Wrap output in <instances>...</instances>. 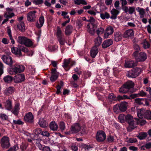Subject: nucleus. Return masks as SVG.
<instances>
[{
    "label": "nucleus",
    "instance_id": "56",
    "mask_svg": "<svg viewBox=\"0 0 151 151\" xmlns=\"http://www.w3.org/2000/svg\"><path fill=\"white\" fill-rule=\"evenodd\" d=\"M126 141L128 142L133 143L137 142V140L136 138H127L126 139Z\"/></svg>",
    "mask_w": 151,
    "mask_h": 151
},
{
    "label": "nucleus",
    "instance_id": "43",
    "mask_svg": "<svg viewBox=\"0 0 151 151\" xmlns=\"http://www.w3.org/2000/svg\"><path fill=\"white\" fill-rule=\"evenodd\" d=\"M141 44L142 45V46L145 49H147L150 47V44L146 39L143 40L141 43Z\"/></svg>",
    "mask_w": 151,
    "mask_h": 151
},
{
    "label": "nucleus",
    "instance_id": "48",
    "mask_svg": "<svg viewBox=\"0 0 151 151\" xmlns=\"http://www.w3.org/2000/svg\"><path fill=\"white\" fill-rule=\"evenodd\" d=\"M74 2L76 4L78 5L81 4L85 5L87 4L86 1L85 0H75Z\"/></svg>",
    "mask_w": 151,
    "mask_h": 151
},
{
    "label": "nucleus",
    "instance_id": "51",
    "mask_svg": "<svg viewBox=\"0 0 151 151\" xmlns=\"http://www.w3.org/2000/svg\"><path fill=\"white\" fill-rule=\"evenodd\" d=\"M101 17L103 19H108L110 17V15L108 13L106 12L104 13L100 14Z\"/></svg>",
    "mask_w": 151,
    "mask_h": 151
},
{
    "label": "nucleus",
    "instance_id": "24",
    "mask_svg": "<svg viewBox=\"0 0 151 151\" xmlns=\"http://www.w3.org/2000/svg\"><path fill=\"white\" fill-rule=\"evenodd\" d=\"M99 50L97 47L96 46L93 47L91 50L90 53L91 56L94 58L98 54Z\"/></svg>",
    "mask_w": 151,
    "mask_h": 151
},
{
    "label": "nucleus",
    "instance_id": "49",
    "mask_svg": "<svg viewBox=\"0 0 151 151\" xmlns=\"http://www.w3.org/2000/svg\"><path fill=\"white\" fill-rule=\"evenodd\" d=\"M147 136L146 132H142L139 134L137 137L141 140L144 139Z\"/></svg>",
    "mask_w": 151,
    "mask_h": 151
},
{
    "label": "nucleus",
    "instance_id": "5",
    "mask_svg": "<svg viewBox=\"0 0 151 151\" xmlns=\"http://www.w3.org/2000/svg\"><path fill=\"white\" fill-rule=\"evenodd\" d=\"M133 55L137 61H144L147 58V54L143 52H140L139 54L137 52H135Z\"/></svg>",
    "mask_w": 151,
    "mask_h": 151
},
{
    "label": "nucleus",
    "instance_id": "26",
    "mask_svg": "<svg viewBox=\"0 0 151 151\" xmlns=\"http://www.w3.org/2000/svg\"><path fill=\"white\" fill-rule=\"evenodd\" d=\"M11 50L13 53L16 55H17L19 56L22 55L21 52V48L20 49L14 47L11 48Z\"/></svg>",
    "mask_w": 151,
    "mask_h": 151
},
{
    "label": "nucleus",
    "instance_id": "64",
    "mask_svg": "<svg viewBox=\"0 0 151 151\" xmlns=\"http://www.w3.org/2000/svg\"><path fill=\"white\" fill-rule=\"evenodd\" d=\"M107 140L109 142H112L114 141V139L113 136L111 135H109L107 137Z\"/></svg>",
    "mask_w": 151,
    "mask_h": 151
},
{
    "label": "nucleus",
    "instance_id": "53",
    "mask_svg": "<svg viewBox=\"0 0 151 151\" xmlns=\"http://www.w3.org/2000/svg\"><path fill=\"white\" fill-rule=\"evenodd\" d=\"M144 118L148 119H151V111L149 110H146L145 113Z\"/></svg>",
    "mask_w": 151,
    "mask_h": 151
},
{
    "label": "nucleus",
    "instance_id": "21",
    "mask_svg": "<svg viewBox=\"0 0 151 151\" xmlns=\"http://www.w3.org/2000/svg\"><path fill=\"white\" fill-rule=\"evenodd\" d=\"M128 103L126 102H122L118 104L120 110L122 111H125L127 110Z\"/></svg>",
    "mask_w": 151,
    "mask_h": 151
},
{
    "label": "nucleus",
    "instance_id": "32",
    "mask_svg": "<svg viewBox=\"0 0 151 151\" xmlns=\"http://www.w3.org/2000/svg\"><path fill=\"white\" fill-rule=\"evenodd\" d=\"M56 36L57 39L63 38L64 35L59 27H57Z\"/></svg>",
    "mask_w": 151,
    "mask_h": 151
},
{
    "label": "nucleus",
    "instance_id": "18",
    "mask_svg": "<svg viewBox=\"0 0 151 151\" xmlns=\"http://www.w3.org/2000/svg\"><path fill=\"white\" fill-rule=\"evenodd\" d=\"M146 111L144 108L138 109L137 110V114L138 117L140 119L144 118Z\"/></svg>",
    "mask_w": 151,
    "mask_h": 151
},
{
    "label": "nucleus",
    "instance_id": "50",
    "mask_svg": "<svg viewBox=\"0 0 151 151\" xmlns=\"http://www.w3.org/2000/svg\"><path fill=\"white\" fill-rule=\"evenodd\" d=\"M145 99L144 98H136L135 99V102L139 104H144Z\"/></svg>",
    "mask_w": 151,
    "mask_h": 151
},
{
    "label": "nucleus",
    "instance_id": "58",
    "mask_svg": "<svg viewBox=\"0 0 151 151\" xmlns=\"http://www.w3.org/2000/svg\"><path fill=\"white\" fill-rule=\"evenodd\" d=\"M8 116L5 114H0V118L3 120H6L8 119Z\"/></svg>",
    "mask_w": 151,
    "mask_h": 151
},
{
    "label": "nucleus",
    "instance_id": "8",
    "mask_svg": "<svg viewBox=\"0 0 151 151\" xmlns=\"http://www.w3.org/2000/svg\"><path fill=\"white\" fill-rule=\"evenodd\" d=\"M105 133L102 131H99L96 135V139L97 141L101 142L104 140L106 138Z\"/></svg>",
    "mask_w": 151,
    "mask_h": 151
},
{
    "label": "nucleus",
    "instance_id": "12",
    "mask_svg": "<svg viewBox=\"0 0 151 151\" xmlns=\"http://www.w3.org/2000/svg\"><path fill=\"white\" fill-rule=\"evenodd\" d=\"M34 116L31 112L27 113L24 117V121L29 123H32L34 121Z\"/></svg>",
    "mask_w": 151,
    "mask_h": 151
},
{
    "label": "nucleus",
    "instance_id": "52",
    "mask_svg": "<svg viewBox=\"0 0 151 151\" xmlns=\"http://www.w3.org/2000/svg\"><path fill=\"white\" fill-rule=\"evenodd\" d=\"M116 96L113 93H110L109 94L108 99L109 101L111 102L115 100Z\"/></svg>",
    "mask_w": 151,
    "mask_h": 151
},
{
    "label": "nucleus",
    "instance_id": "47",
    "mask_svg": "<svg viewBox=\"0 0 151 151\" xmlns=\"http://www.w3.org/2000/svg\"><path fill=\"white\" fill-rule=\"evenodd\" d=\"M13 79V78L9 76H6L3 78V80L4 82L7 83H10Z\"/></svg>",
    "mask_w": 151,
    "mask_h": 151
},
{
    "label": "nucleus",
    "instance_id": "38",
    "mask_svg": "<svg viewBox=\"0 0 151 151\" xmlns=\"http://www.w3.org/2000/svg\"><path fill=\"white\" fill-rule=\"evenodd\" d=\"M122 38V35L120 32H116L114 35V38L116 41L118 42L121 40Z\"/></svg>",
    "mask_w": 151,
    "mask_h": 151
},
{
    "label": "nucleus",
    "instance_id": "36",
    "mask_svg": "<svg viewBox=\"0 0 151 151\" xmlns=\"http://www.w3.org/2000/svg\"><path fill=\"white\" fill-rule=\"evenodd\" d=\"M33 43L34 42L32 41L27 37L24 45L27 47H29L32 46Z\"/></svg>",
    "mask_w": 151,
    "mask_h": 151
},
{
    "label": "nucleus",
    "instance_id": "63",
    "mask_svg": "<svg viewBox=\"0 0 151 151\" xmlns=\"http://www.w3.org/2000/svg\"><path fill=\"white\" fill-rule=\"evenodd\" d=\"M59 127L60 129L63 130L65 129V124L63 122H60Z\"/></svg>",
    "mask_w": 151,
    "mask_h": 151
},
{
    "label": "nucleus",
    "instance_id": "1",
    "mask_svg": "<svg viewBox=\"0 0 151 151\" xmlns=\"http://www.w3.org/2000/svg\"><path fill=\"white\" fill-rule=\"evenodd\" d=\"M24 69L25 68L23 65L16 63L11 66L9 73L11 75L23 72Z\"/></svg>",
    "mask_w": 151,
    "mask_h": 151
},
{
    "label": "nucleus",
    "instance_id": "62",
    "mask_svg": "<svg viewBox=\"0 0 151 151\" xmlns=\"http://www.w3.org/2000/svg\"><path fill=\"white\" fill-rule=\"evenodd\" d=\"M33 3L37 5L42 4L43 3V1L42 0H33Z\"/></svg>",
    "mask_w": 151,
    "mask_h": 151
},
{
    "label": "nucleus",
    "instance_id": "37",
    "mask_svg": "<svg viewBox=\"0 0 151 151\" xmlns=\"http://www.w3.org/2000/svg\"><path fill=\"white\" fill-rule=\"evenodd\" d=\"M147 93H146L144 92L143 90L141 91L138 93L133 94L132 96L133 97V98H135L137 97H138L139 96H142L144 97L146 96Z\"/></svg>",
    "mask_w": 151,
    "mask_h": 151
},
{
    "label": "nucleus",
    "instance_id": "16",
    "mask_svg": "<svg viewBox=\"0 0 151 151\" xmlns=\"http://www.w3.org/2000/svg\"><path fill=\"white\" fill-rule=\"evenodd\" d=\"M6 12L4 14V17L6 18H10L14 16L12 12L13 10L9 8L6 9Z\"/></svg>",
    "mask_w": 151,
    "mask_h": 151
},
{
    "label": "nucleus",
    "instance_id": "2",
    "mask_svg": "<svg viewBox=\"0 0 151 151\" xmlns=\"http://www.w3.org/2000/svg\"><path fill=\"white\" fill-rule=\"evenodd\" d=\"M142 69L136 67L127 71L126 76L129 78H135L138 76L141 73Z\"/></svg>",
    "mask_w": 151,
    "mask_h": 151
},
{
    "label": "nucleus",
    "instance_id": "4",
    "mask_svg": "<svg viewBox=\"0 0 151 151\" xmlns=\"http://www.w3.org/2000/svg\"><path fill=\"white\" fill-rule=\"evenodd\" d=\"M95 19L92 17H91L89 21L91 22V23L87 25V27L88 28V30L89 33L92 35H94L95 32V30L97 27V25L94 23Z\"/></svg>",
    "mask_w": 151,
    "mask_h": 151
},
{
    "label": "nucleus",
    "instance_id": "27",
    "mask_svg": "<svg viewBox=\"0 0 151 151\" xmlns=\"http://www.w3.org/2000/svg\"><path fill=\"white\" fill-rule=\"evenodd\" d=\"M44 22V18L43 16L40 17L39 21H37L36 23V26L38 28H40L43 26Z\"/></svg>",
    "mask_w": 151,
    "mask_h": 151
},
{
    "label": "nucleus",
    "instance_id": "13",
    "mask_svg": "<svg viewBox=\"0 0 151 151\" xmlns=\"http://www.w3.org/2000/svg\"><path fill=\"white\" fill-rule=\"evenodd\" d=\"M114 32V29L111 26H109L106 28L104 37V38H107L109 35H112Z\"/></svg>",
    "mask_w": 151,
    "mask_h": 151
},
{
    "label": "nucleus",
    "instance_id": "31",
    "mask_svg": "<svg viewBox=\"0 0 151 151\" xmlns=\"http://www.w3.org/2000/svg\"><path fill=\"white\" fill-rule=\"evenodd\" d=\"M124 85L129 90L130 89L134 87V84L132 81H128L125 83Z\"/></svg>",
    "mask_w": 151,
    "mask_h": 151
},
{
    "label": "nucleus",
    "instance_id": "39",
    "mask_svg": "<svg viewBox=\"0 0 151 151\" xmlns=\"http://www.w3.org/2000/svg\"><path fill=\"white\" fill-rule=\"evenodd\" d=\"M21 51L26 53L29 56H32L33 54V52L32 51H29L27 48L22 47L21 48Z\"/></svg>",
    "mask_w": 151,
    "mask_h": 151
},
{
    "label": "nucleus",
    "instance_id": "57",
    "mask_svg": "<svg viewBox=\"0 0 151 151\" xmlns=\"http://www.w3.org/2000/svg\"><path fill=\"white\" fill-rule=\"evenodd\" d=\"M138 124H139L141 126H143L146 123V121L145 120L141 119H138Z\"/></svg>",
    "mask_w": 151,
    "mask_h": 151
},
{
    "label": "nucleus",
    "instance_id": "55",
    "mask_svg": "<svg viewBox=\"0 0 151 151\" xmlns=\"http://www.w3.org/2000/svg\"><path fill=\"white\" fill-rule=\"evenodd\" d=\"M28 146V144L27 143H22L20 145V148L22 151H24L26 150Z\"/></svg>",
    "mask_w": 151,
    "mask_h": 151
},
{
    "label": "nucleus",
    "instance_id": "28",
    "mask_svg": "<svg viewBox=\"0 0 151 151\" xmlns=\"http://www.w3.org/2000/svg\"><path fill=\"white\" fill-rule=\"evenodd\" d=\"M73 27L71 25H68L65 28V34L67 36L70 35L72 32L73 31Z\"/></svg>",
    "mask_w": 151,
    "mask_h": 151
},
{
    "label": "nucleus",
    "instance_id": "22",
    "mask_svg": "<svg viewBox=\"0 0 151 151\" xmlns=\"http://www.w3.org/2000/svg\"><path fill=\"white\" fill-rule=\"evenodd\" d=\"M70 58H69L68 59H65L63 60L62 66L66 71L68 70L70 68V67L69 66V64L70 62Z\"/></svg>",
    "mask_w": 151,
    "mask_h": 151
},
{
    "label": "nucleus",
    "instance_id": "40",
    "mask_svg": "<svg viewBox=\"0 0 151 151\" xmlns=\"http://www.w3.org/2000/svg\"><path fill=\"white\" fill-rule=\"evenodd\" d=\"M39 124L40 126L43 128H45L47 125V123L43 118H40L39 122Z\"/></svg>",
    "mask_w": 151,
    "mask_h": 151
},
{
    "label": "nucleus",
    "instance_id": "25",
    "mask_svg": "<svg viewBox=\"0 0 151 151\" xmlns=\"http://www.w3.org/2000/svg\"><path fill=\"white\" fill-rule=\"evenodd\" d=\"M119 13V11L118 10L113 9L111 11V16L110 18L112 19H115L116 18L117 15Z\"/></svg>",
    "mask_w": 151,
    "mask_h": 151
},
{
    "label": "nucleus",
    "instance_id": "19",
    "mask_svg": "<svg viewBox=\"0 0 151 151\" xmlns=\"http://www.w3.org/2000/svg\"><path fill=\"white\" fill-rule=\"evenodd\" d=\"M134 32L133 29H129L126 30L124 33L123 36L124 37L127 38L133 36Z\"/></svg>",
    "mask_w": 151,
    "mask_h": 151
},
{
    "label": "nucleus",
    "instance_id": "14",
    "mask_svg": "<svg viewBox=\"0 0 151 151\" xmlns=\"http://www.w3.org/2000/svg\"><path fill=\"white\" fill-rule=\"evenodd\" d=\"M58 77V73L57 72L55 69H52L51 70V76L50 77V80L53 82L56 81Z\"/></svg>",
    "mask_w": 151,
    "mask_h": 151
},
{
    "label": "nucleus",
    "instance_id": "61",
    "mask_svg": "<svg viewBox=\"0 0 151 151\" xmlns=\"http://www.w3.org/2000/svg\"><path fill=\"white\" fill-rule=\"evenodd\" d=\"M133 46L134 49L135 50H136V51H135V52H138L140 51V48L139 46L138 45L136 44H135Z\"/></svg>",
    "mask_w": 151,
    "mask_h": 151
},
{
    "label": "nucleus",
    "instance_id": "33",
    "mask_svg": "<svg viewBox=\"0 0 151 151\" xmlns=\"http://www.w3.org/2000/svg\"><path fill=\"white\" fill-rule=\"evenodd\" d=\"M49 126L50 129L53 131H56L58 128L57 124L54 121L51 122Z\"/></svg>",
    "mask_w": 151,
    "mask_h": 151
},
{
    "label": "nucleus",
    "instance_id": "35",
    "mask_svg": "<svg viewBox=\"0 0 151 151\" xmlns=\"http://www.w3.org/2000/svg\"><path fill=\"white\" fill-rule=\"evenodd\" d=\"M19 106V103L16 104L14 109L12 110V113L15 115H17L18 114L20 109Z\"/></svg>",
    "mask_w": 151,
    "mask_h": 151
},
{
    "label": "nucleus",
    "instance_id": "45",
    "mask_svg": "<svg viewBox=\"0 0 151 151\" xmlns=\"http://www.w3.org/2000/svg\"><path fill=\"white\" fill-rule=\"evenodd\" d=\"M128 90L127 88L124 84L119 89V91L120 93H127Z\"/></svg>",
    "mask_w": 151,
    "mask_h": 151
},
{
    "label": "nucleus",
    "instance_id": "10",
    "mask_svg": "<svg viewBox=\"0 0 151 151\" xmlns=\"http://www.w3.org/2000/svg\"><path fill=\"white\" fill-rule=\"evenodd\" d=\"M1 145L4 148L6 149L9 146V139L8 137H3L1 139Z\"/></svg>",
    "mask_w": 151,
    "mask_h": 151
},
{
    "label": "nucleus",
    "instance_id": "11",
    "mask_svg": "<svg viewBox=\"0 0 151 151\" xmlns=\"http://www.w3.org/2000/svg\"><path fill=\"white\" fill-rule=\"evenodd\" d=\"M14 80L15 83H21L24 81L25 76L22 74H17L14 77Z\"/></svg>",
    "mask_w": 151,
    "mask_h": 151
},
{
    "label": "nucleus",
    "instance_id": "17",
    "mask_svg": "<svg viewBox=\"0 0 151 151\" xmlns=\"http://www.w3.org/2000/svg\"><path fill=\"white\" fill-rule=\"evenodd\" d=\"M130 116V114L125 115L123 114H120L118 117L119 121L121 123H124L125 121L127 122L129 119L128 117Z\"/></svg>",
    "mask_w": 151,
    "mask_h": 151
},
{
    "label": "nucleus",
    "instance_id": "42",
    "mask_svg": "<svg viewBox=\"0 0 151 151\" xmlns=\"http://www.w3.org/2000/svg\"><path fill=\"white\" fill-rule=\"evenodd\" d=\"M17 27L19 30L22 32H24L25 30V24L23 22H20L17 25Z\"/></svg>",
    "mask_w": 151,
    "mask_h": 151
},
{
    "label": "nucleus",
    "instance_id": "34",
    "mask_svg": "<svg viewBox=\"0 0 151 151\" xmlns=\"http://www.w3.org/2000/svg\"><path fill=\"white\" fill-rule=\"evenodd\" d=\"M136 10L139 13L140 18H143L144 17L145 14V9L139 7H138L136 8Z\"/></svg>",
    "mask_w": 151,
    "mask_h": 151
},
{
    "label": "nucleus",
    "instance_id": "15",
    "mask_svg": "<svg viewBox=\"0 0 151 151\" xmlns=\"http://www.w3.org/2000/svg\"><path fill=\"white\" fill-rule=\"evenodd\" d=\"M137 63L134 61H126L125 62L124 66L125 68H132L137 66Z\"/></svg>",
    "mask_w": 151,
    "mask_h": 151
},
{
    "label": "nucleus",
    "instance_id": "59",
    "mask_svg": "<svg viewBox=\"0 0 151 151\" xmlns=\"http://www.w3.org/2000/svg\"><path fill=\"white\" fill-rule=\"evenodd\" d=\"M41 135L44 137H49L50 135V134L46 131H43L42 132Z\"/></svg>",
    "mask_w": 151,
    "mask_h": 151
},
{
    "label": "nucleus",
    "instance_id": "20",
    "mask_svg": "<svg viewBox=\"0 0 151 151\" xmlns=\"http://www.w3.org/2000/svg\"><path fill=\"white\" fill-rule=\"evenodd\" d=\"M113 41L111 39H109L105 40L102 46L103 48H106L110 46L113 44Z\"/></svg>",
    "mask_w": 151,
    "mask_h": 151
},
{
    "label": "nucleus",
    "instance_id": "30",
    "mask_svg": "<svg viewBox=\"0 0 151 151\" xmlns=\"http://www.w3.org/2000/svg\"><path fill=\"white\" fill-rule=\"evenodd\" d=\"M14 91V88L13 87H9L4 90V93L5 94L8 95L12 94Z\"/></svg>",
    "mask_w": 151,
    "mask_h": 151
},
{
    "label": "nucleus",
    "instance_id": "23",
    "mask_svg": "<svg viewBox=\"0 0 151 151\" xmlns=\"http://www.w3.org/2000/svg\"><path fill=\"white\" fill-rule=\"evenodd\" d=\"M123 10L126 12L130 14H132L135 11V8L134 7H129L125 6L123 8Z\"/></svg>",
    "mask_w": 151,
    "mask_h": 151
},
{
    "label": "nucleus",
    "instance_id": "29",
    "mask_svg": "<svg viewBox=\"0 0 151 151\" xmlns=\"http://www.w3.org/2000/svg\"><path fill=\"white\" fill-rule=\"evenodd\" d=\"M4 105L5 107L7 110H10L12 109V101L9 100H7L4 103Z\"/></svg>",
    "mask_w": 151,
    "mask_h": 151
},
{
    "label": "nucleus",
    "instance_id": "6",
    "mask_svg": "<svg viewBox=\"0 0 151 151\" xmlns=\"http://www.w3.org/2000/svg\"><path fill=\"white\" fill-rule=\"evenodd\" d=\"M1 58L4 63L10 66V67L15 62L13 60L12 58L9 55H3Z\"/></svg>",
    "mask_w": 151,
    "mask_h": 151
},
{
    "label": "nucleus",
    "instance_id": "3",
    "mask_svg": "<svg viewBox=\"0 0 151 151\" xmlns=\"http://www.w3.org/2000/svg\"><path fill=\"white\" fill-rule=\"evenodd\" d=\"M128 117L129 119L127 122L129 124V128L132 129L136 128L138 124V119L134 118L131 115Z\"/></svg>",
    "mask_w": 151,
    "mask_h": 151
},
{
    "label": "nucleus",
    "instance_id": "60",
    "mask_svg": "<svg viewBox=\"0 0 151 151\" xmlns=\"http://www.w3.org/2000/svg\"><path fill=\"white\" fill-rule=\"evenodd\" d=\"M34 133L36 135L40 134L42 132V130L41 129L37 128L33 131Z\"/></svg>",
    "mask_w": 151,
    "mask_h": 151
},
{
    "label": "nucleus",
    "instance_id": "7",
    "mask_svg": "<svg viewBox=\"0 0 151 151\" xmlns=\"http://www.w3.org/2000/svg\"><path fill=\"white\" fill-rule=\"evenodd\" d=\"M36 11H31L28 13L27 14V18L28 21L30 22H34L35 21L36 18Z\"/></svg>",
    "mask_w": 151,
    "mask_h": 151
},
{
    "label": "nucleus",
    "instance_id": "54",
    "mask_svg": "<svg viewBox=\"0 0 151 151\" xmlns=\"http://www.w3.org/2000/svg\"><path fill=\"white\" fill-rule=\"evenodd\" d=\"M104 31V28L102 27H99L97 29L96 32L98 36H99L100 34H103Z\"/></svg>",
    "mask_w": 151,
    "mask_h": 151
},
{
    "label": "nucleus",
    "instance_id": "41",
    "mask_svg": "<svg viewBox=\"0 0 151 151\" xmlns=\"http://www.w3.org/2000/svg\"><path fill=\"white\" fill-rule=\"evenodd\" d=\"M7 31L8 34V35L10 39L11 40V42L13 44H14L15 42L12 37V35L10 27H7Z\"/></svg>",
    "mask_w": 151,
    "mask_h": 151
},
{
    "label": "nucleus",
    "instance_id": "46",
    "mask_svg": "<svg viewBox=\"0 0 151 151\" xmlns=\"http://www.w3.org/2000/svg\"><path fill=\"white\" fill-rule=\"evenodd\" d=\"M102 39L99 36L96 37L94 40L95 46H97L99 45L101 43Z\"/></svg>",
    "mask_w": 151,
    "mask_h": 151
},
{
    "label": "nucleus",
    "instance_id": "44",
    "mask_svg": "<svg viewBox=\"0 0 151 151\" xmlns=\"http://www.w3.org/2000/svg\"><path fill=\"white\" fill-rule=\"evenodd\" d=\"M26 38L24 36H19L17 37V41L20 44L24 45Z\"/></svg>",
    "mask_w": 151,
    "mask_h": 151
},
{
    "label": "nucleus",
    "instance_id": "9",
    "mask_svg": "<svg viewBox=\"0 0 151 151\" xmlns=\"http://www.w3.org/2000/svg\"><path fill=\"white\" fill-rule=\"evenodd\" d=\"M81 127L79 123H76L72 125L70 130L72 133H76L81 131Z\"/></svg>",
    "mask_w": 151,
    "mask_h": 151
}]
</instances>
